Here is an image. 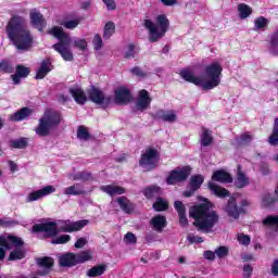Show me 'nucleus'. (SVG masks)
Returning <instances> with one entry per match:
<instances>
[{"label":"nucleus","mask_w":278,"mask_h":278,"mask_svg":"<svg viewBox=\"0 0 278 278\" xmlns=\"http://www.w3.org/2000/svg\"><path fill=\"white\" fill-rule=\"evenodd\" d=\"M180 77L185 81H190L194 86H199L202 90H214L220 86V79L223 78V65L219 62H213L205 66L204 76L197 77L192 70L187 68L180 72Z\"/></svg>","instance_id":"f257e3e1"},{"label":"nucleus","mask_w":278,"mask_h":278,"mask_svg":"<svg viewBox=\"0 0 278 278\" xmlns=\"http://www.w3.org/2000/svg\"><path fill=\"white\" fill-rule=\"evenodd\" d=\"M50 36H53L59 40L58 43L52 46V49L60 53L61 58L65 62H73V50H71V45L80 51H86L88 49V41L84 38H71L64 28L60 26H54L50 30H48Z\"/></svg>","instance_id":"f03ea898"},{"label":"nucleus","mask_w":278,"mask_h":278,"mask_svg":"<svg viewBox=\"0 0 278 278\" xmlns=\"http://www.w3.org/2000/svg\"><path fill=\"white\" fill-rule=\"evenodd\" d=\"M7 34L17 51H29L34 47V37L25 26V18L14 16L7 26Z\"/></svg>","instance_id":"7ed1b4c3"},{"label":"nucleus","mask_w":278,"mask_h":278,"mask_svg":"<svg viewBox=\"0 0 278 278\" xmlns=\"http://www.w3.org/2000/svg\"><path fill=\"white\" fill-rule=\"evenodd\" d=\"M87 219H81L78 222H71L70 219L67 220H59L58 223L55 222H48L43 224H36L33 226V231L35 233H45L46 236H58L60 231H64L66 233H73V231H81L83 227H86L88 225Z\"/></svg>","instance_id":"20e7f679"},{"label":"nucleus","mask_w":278,"mask_h":278,"mask_svg":"<svg viewBox=\"0 0 278 278\" xmlns=\"http://www.w3.org/2000/svg\"><path fill=\"white\" fill-rule=\"evenodd\" d=\"M189 216L194 219L193 225L201 231L210 232L218 223V214L210 204H200L189 210Z\"/></svg>","instance_id":"39448f33"},{"label":"nucleus","mask_w":278,"mask_h":278,"mask_svg":"<svg viewBox=\"0 0 278 278\" xmlns=\"http://www.w3.org/2000/svg\"><path fill=\"white\" fill-rule=\"evenodd\" d=\"M23 239L12 235L0 236V262L5 257V251H13L9 255L10 261L23 260L25 257V249H23Z\"/></svg>","instance_id":"423d86ee"},{"label":"nucleus","mask_w":278,"mask_h":278,"mask_svg":"<svg viewBox=\"0 0 278 278\" xmlns=\"http://www.w3.org/2000/svg\"><path fill=\"white\" fill-rule=\"evenodd\" d=\"M62 123V114L58 111L48 110L43 116L39 119V125L35 128L37 136L45 138L51 134V129L58 127Z\"/></svg>","instance_id":"0eeeda50"},{"label":"nucleus","mask_w":278,"mask_h":278,"mask_svg":"<svg viewBox=\"0 0 278 278\" xmlns=\"http://www.w3.org/2000/svg\"><path fill=\"white\" fill-rule=\"evenodd\" d=\"M143 25L146 29L149 31V40L150 42H157V40L164 38L166 36V31H168V18L166 15L156 16V24L151 20H144Z\"/></svg>","instance_id":"6e6552de"},{"label":"nucleus","mask_w":278,"mask_h":278,"mask_svg":"<svg viewBox=\"0 0 278 278\" xmlns=\"http://www.w3.org/2000/svg\"><path fill=\"white\" fill-rule=\"evenodd\" d=\"M192 168L190 166H185L181 168H176L172 170L166 179L168 186H175L181 181H186L190 177Z\"/></svg>","instance_id":"1a4fd4ad"},{"label":"nucleus","mask_w":278,"mask_h":278,"mask_svg":"<svg viewBox=\"0 0 278 278\" xmlns=\"http://www.w3.org/2000/svg\"><path fill=\"white\" fill-rule=\"evenodd\" d=\"M88 99L92 103H96V105H102V108H106V105H110V97H105V93H103V90H101L99 87H91L88 91Z\"/></svg>","instance_id":"9d476101"},{"label":"nucleus","mask_w":278,"mask_h":278,"mask_svg":"<svg viewBox=\"0 0 278 278\" xmlns=\"http://www.w3.org/2000/svg\"><path fill=\"white\" fill-rule=\"evenodd\" d=\"M160 162V155L157 154V150L155 149H148L146 152L141 155V159L139 161L140 166L143 168H153Z\"/></svg>","instance_id":"9b49d317"},{"label":"nucleus","mask_w":278,"mask_h":278,"mask_svg":"<svg viewBox=\"0 0 278 278\" xmlns=\"http://www.w3.org/2000/svg\"><path fill=\"white\" fill-rule=\"evenodd\" d=\"M55 192V187L49 185L39 190L31 191L28 193L26 198V203H34V201H40V199H45V197H49V194H53Z\"/></svg>","instance_id":"f8f14e48"},{"label":"nucleus","mask_w":278,"mask_h":278,"mask_svg":"<svg viewBox=\"0 0 278 278\" xmlns=\"http://www.w3.org/2000/svg\"><path fill=\"white\" fill-rule=\"evenodd\" d=\"M151 94L149 91L142 89L138 92V97L136 100V110L138 112H147L151 108Z\"/></svg>","instance_id":"ddd939ff"},{"label":"nucleus","mask_w":278,"mask_h":278,"mask_svg":"<svg viewBox=\"0 0 278 278\" xmlns=\"http://www.w3.org/2000/svg\"><path fill=\"white\" fill-rule=\"evenodd\" d=\"M37 264L39 266L37 275H39V277H45V275H49V273H51V269L53 268V258L46 256L39 258L37 261Z\"/></svg>","instance_id":"4468645a"},{"label":"nucleus","mask_w":278,"mask_h":278,"mask_svg":"<svg viewBox=\"0 0 278 278\" xmlns=\"http://www.w3.org/2000/svg\"><path fill=\"white\" fill-rule=\"evenodd\" d=\"M154 116L164 123H177L178 121L177 111L175 110H159Z\"/></svg>","instance_id":"2eb2a0df"},{"label":"nucleus","mask_w":278,"mask_h":278,"mask_svg":"<svg viewBox=\"0 0 278 278\" xmlns=\"http://www.w3.org/2000/svg\"><path fill=\"white\" fill-rule=\"evenodd\" d=\"M131 101V92L126 87H119L115 90V102L119 105H126Z\"/></svg>","instance_id":"dca6fc26"},{"label":"nucleus","mask_w":278,"mask_h":278,"mask_svg":"<svg viewBox=\"0 0 278 278\" xmlns=\"http://www.w3.org/2000/svg\"><path fill=\"white\" fill-rule=\"evenodd\" d=\"M203 181H205V178L201 175H194L190 178V190L185 191L184 194L185 197H192L199 188L203 185Z\"/></svg>","instance_id":"f3484780"},{"label":"nucleus","mask_w":278,"mask_h":278,"mask_svg":"<svg viewBox=\"0 0 278 278\" xmlns=\"http://www.w3.org/2000/svg\"><path fill=\"white\" fill-rule=\"evenodd\" d=\"M70 94H72L74 101L78 103V105H84L88 101V96L80 87H72L70 89Z\"/></svg>","instance_id":"a211bd4d"},{"label":"nucleus","mask_w":278,"mask_h":278,"mask_svg":"<svg viewBox=\"0 0 278 278\" xmlns=\"http://www.w3.org/2000/svg\"><path fill=\"white\" fill-rule=\"evenodd\" d=\"M30 21L34 27H36V29H38L39 31H42V29H45V18L42 17V14L38 12V10L33 9L30 11Z\"/></svg>","instance_id":"6ab92c4d"},{"label":"nucleus","mask_w":278,"mask_h":278,"mask_svg":"<svg viewBox=\"0 0 278 278\" xmlns=\"http://www.w3.org/2000/svg\"><path fill=\"white\" fill-rule=\"evenodd\" d=\"M174 206L176 212H178L179 225L181 227H188V217H186V205H184V202L176 201Z\"/></svg>","instance_id":"aec40b11"},{"label":"nucleus","mask_w":278,"mask_h":278,"mask_svg":"<svg viewBox=\"0 0 278 278\" xmlns=\"http://www.w3.org/2000/svg\"><path fill=\"white\" fill-rule=\"evenodd\" d=\"M100 190L105 192V194H109V197H116L118 194H125L126 192L125 188L116 185L101 186Z\"/></svg>","instance_id":"412c9836"},{"label":"nucleus","mask_w":278,"mask_h":278,"mask_svg":"<svg viewBox=\"0 0 278 278\" xmlns=\"http://www.w3.org/2000/svg\"><path fill=\"white\" fill-rule=\"evenodd\" d=\"M51 71H53V65H51V61H42L40 67L37 70L36 79H45V77H47V75H49Z\"/></svg>","instance_id":"4be33fe9"},{"label":"nucleus","mask_w":278,"mask_h":278,"mask_svg":"<svg viewBox=\"0 0 278 278\" xmlns=\"http://www.w3.org/2000/svg\"><path fill=\"white\" fill-rule=\"evenodd\" d=\"M59 264L60 266L67 267V268H71L72 266H76L77 261H76L75 253L62 254L59 257Z\"/></svg>","instance_id":"5701e85b"},{"label":"nucleus","mask_w":278,"mask_h":278,"mask_svg":"<svg viewBox=\"0 0 278 278\" xmlns=\"http://www.w3.org/2000/svg\"><path fill=\"white\" fill-rule=\"evenodd\" d=\"M213 181H219V184H231L233 181V178H231V175L229 173L219 169L213 173L212 176Z\"/></svg>","instance_id":"b1692460"},{"label":"nucleus","mask_w":278,"mask_h":278,"mask_svg":"<svg viewBox=\"0 0 278 278\" xmlns=\"http://www.w3.org/2000/svg\"><path fill=\"white\" fill-rule=\"evenodd\" d=\"M226 212L230 218L238 219L240 218V214L242 213V208L238 207L235 200H230L228 205L226 206Z\"/></svg>","instance_id":"393cba45"},{"label":"nucleus","mask_w":278,"mask_h":278,"mask_svg":"<svg viewBox=\"0 0 278 278\" xmlns=\"http://www.w3.org/2000/svg\"><path fill=\"white\" fill-rule=\"evenodd\" d=\"M150 225L154 231H162L166 227V217L162 215L154 216Z\"/></svg>","instance_id":"a878e982"},{"label":"nucleus","mask_w":278,"mask_h":278,"mask_svg":"<svg viewBox=\"0 0 278 278\" xmlns=\"http://www.w3.org/2000/svg\"><path fill=\"white\" fill-rule=\"evenodd\" d=\"M208 188L213 194L216 197H219L220 199H224V197H229V191L218 185H216L214 181L208 182Z\"/></svg>","instance_id":"bb28decb"},{"label":"nucleus","mask_w":278,"mask_h":278,"mask_svg":"<svg viewBox=\"0 0 278 278\" xmlns=\"http://www.w3.org/2000/svg\"><path fill=\"white\" fill-rule=\"evenodd\" d=\"M27 75H29V68L23 65H17L16 74L12 75L11 78L13 80V84H21V78L27 77Z\"/></svg>","instance_id":"cd10ccee"},{"label":"nucleus","mask_w":278,"mask_h":278,"mask_svg":"<svg viewBox=\"0 0 278 278\" xmlns=\"http://www.w3.org/2000/svg\"><path fill=\"white\" fill-rule=\"evenodd\" d=\"M270 24V20L264 16H258L254 20V31H266Z\"/></svg>","instance_id":"c85d7f7f"},{"label":"nucleus","mask_w":278,"mask_h":278,"mask_svg":"<svg viewBox=\"0 0 278 278\" xmlns=\"http://www.w3.org/2000/svg\"><path fill=\"white\" fill-rule=\"evenodd\" d=\"M63 193L67 195L79 197V194H85L86 191L84 190V187L81 185L76 184V185L66 187L63 190Z\"/></svg>","instance_id":"c756f323"},{"label":"nucleus","mask_w":278,"mask_h":278,"mask_svg":"<svg viewBox=\"0 0 278 278\" xmlns=\"http://www.w3.org/2000/svg\"><path fill=\"white\" fill-rule=\"evenodd\" d=\"M28 116H31V110L28 108H23L22 110L10 115V119L15 122L25 121V118H28Z\"/></svg>","instance_id":"7c9ffc66"},{"label":"nucleus","mask_w":278,"mask_h":278,"mask_svg":"<svg viewBox=\"0 0 278 278\" xmlns=\"http://www.w3.org/2000/svg\"><path fill=\"white\" fill-rule=\"evenodd\" d=\"M237 188H244L249 186V177L242 172V167L238 166L237 169V179H236Z\"/></svg>","instance_id":"2f4dec72"},{"label":"nucleus","mask_w":278,"mask_h":278,"mask_svg":"<svg viewBox=\"0 0 278 278\" xmlns=\"http://www.w3.org/2000/svg\"><path fill=\"white\" fill-rule=\"evenodd\" d=\"M117 203L121 210H123V212H125L126 214L134 212V203H131L127 198L125 197L118 198Z\"/></svg>","instance_id":"473e14b6"},{"label":"nucleus","mask_w":278,"mask_h":278,"mask_svg":"<svg viewBox=\"0 0 278 278\" xmlns=\"http://www.w3.org/2000/svg\"><path fill=\"white\" fill-rule=\"evenodd\" d=\"M275 194L277 198H273L270 193H264L261 198V207H270L278 199V189H276Z\"/></svg>","instance_id":"72a5a7b5"},{"label":"nucleus","mask_w":278,"mask_h":278,"mask_svg":"<svg viewBox=\"0 0 278 278\" xmlns=\"http://www.w3.org/2000/svg\"><path fill=\"white\" fill-rule=\"evenodd\" d=\"M68 179H71L72 181H90L92 179V174L88 172L70 174Z\"/></svg>","instance_id":"f704fd0d"},{"label":"nucleus","mask_w":278,"mask_h":278,"mask_svg":"<svg viewBox=\"0 0 278 278\" xmlns=\"http://www.w3.org/2000/svg\"><path fill=\"white\" fill-rule=\"evenodd\" d=\"M238 14H239V18H249L250 14H253V9H251V7H249V4H244V3H240L238 4Z\"/></svg>","instance_id":"c9c22d12"},{"label":"nucleus","mask_w":278,"mask_h":278,"mask_svg":"<svg viewBox=\"0 0 278 278\" xmlns=\"http://www.w3.org/2000/svg\"><path fill=\"white\" fill-rule=\"evenodd\" d=\"M76 264H84L85 262H90L92 260V251L87 250L83 251L78 254H75Z\"/></svg>","instance_id":"e433bc0d"},{"label":"nucleus","mask_w":278,"mask_h":278,"mask_svg":"<svg viewBox=\"0 0 278 278\" xmlns=\"http://www.w3.org/2000/svg\"><path fill=\"white\" fill-rule=\"evenodd\" d=\"M115 31H116V25H114L113 22H108L104 25V31H103L104 40H110V38H112V36H114Z\"/></svg>","instance_id":"4c0bfd02"},{"label":"nucleus","mask_w":278,"mask_h":278,"mask_svg":"<svg viewBox=\"0 0 278 278\" xmlns=\"http://www.w3.org/2000/svg\"><path fill=\"white\" fill-rule=\"evenodd\" d=\"M268 49L271 55H278V28L277 31L271 35V40Z\"/></svg>","instance_id":"58836bf2"},{"label":"nucleus","mask_w":278,"mask_h":278,"mask_svg":"<svg viewBox=\"0 0 278 278\" xmlns=\"http://www.w3.org/2000/svg\"><path fill=\"white\" fill-rule=\"evenodd\" d=\"M162 189L157 186L148 187L143 190L144 197L147 199H153V197H157V194H161Z\"/></svg>","instance_id":"ea45409f"},{"label":"nucleus","mask_w":278,"mask_h":278,"mask_svg":"<svg viewBox=\"0 0 278 278\" xmlns=\"http://www.w3.org/2000/svg\"><path fill=\"white\" fill-rule=\"evenodd\" d=\"M105 273V265H98L87 271L88 277H101Z\"/></svg>","instance_id":"a19ab883"},{"label":"nucleus","mask_w":278,"mask_h":278,"mask_svg":"<svg viewBox=\"0 0 278 278\" xmlns=\"http://www.w3.org/2000/svg\"><path fill=\"white\" fill-rule=\"evenodd\" d=\"M77 138L78 140H83V142L90 140V132L88 131V128L86 126L78 127Z\"/></svg>","instance_id":"79ce46f5"},{"label":"nucleus","mask_w":278,"mask_h":278,"mask_svg":"<svg viewBox=\"0 0 278 278\" xmlns=\"http://www.w3.org/2000/svg\"><path fill=\"white\" fill-rule=\"evenodd\" d=\"M212 131L204 129L201 135V144L203 147H210L212 144Z\"/></svg>","instance_id":"37998d69"},{"label":"nucleus","mask_w":278,"mask_h":278,"mask_svg":"<svg viewBox=\"0 0 278 278\" xmlns=\"http://www.w3.org/2000/svg\"><path fill=\"white\" fill-rule=\"evenodd\" d=\"M153 208L156 212H164V210H168V202L162 198L156 199L153 204Z\"/></svg>","instance_id":"c03bdc74"},{"label":"nucleus","mask_w":278,"mask_h":278,"mask_svg":"<svg viewBox=\"0 0 278 278\" xmlns=\"http://www.w3.org/2000/svg\"><path fill=\"white\" fill-rule=\"evenodd\" d=\"M269 144L271 146H276L278 144V118L275 119L274 122V129H273V134L268 139Z\"/></svg>","instance_id":"a18cd8bd"},{"label":"nucleus","mask_w":278,"mask_h":278,"mask_svg":"<svg viewBox=\"0 0 278 278\" xmlns=\"http://www.w3.org/2000/svg\"><path fill=\"white\" fill-rule=\"evenodd\" d=\"M263 225L265 227H278V215L273 216L269 215L265 219H263Z\"/></svg>","instance_id":"49530a36"},{"label":"nucleus","mask_w":278,"mask_h":278,"mask_svg":"<svg viewBox=\"0 0 278 278\" xmlns=\"http://www.w3.org/2000/svg\"><path fill=\"white\" fill-rule=\"evenodd\" d=\"M79 23H81V20L74 18V20L64 21L63 23H61V25H63L65 29H75L79 25Z\"/></svg>","instance_id":"de8ad7c7"},{"label":"nucleus","mask_w":278,"mask_h":278,"mask_svg":"<svg viewBox=\"0 0 278 278\" xmlns=\"http://www.w3.org/2000/svg\"><path fill=\"white\" fill-rule=\"evenodd\" d=\"M11 147L13 149H25V147H27V139L21 138V139L12 140Z\"/></svg>","instance_id":"09e8293b"},{"label":"nucleus","mask_w":278,"mask_h":278,"mask_svg":"<svg viewBox=\"0 0 278 278\" xmlns=\"http://www.w3.org/2000/svg\"><path fill=\"white\" fill-rule=\"evenodd\" d=\"M253 140V135L245 132L241 135L240 138H237V144L242 146V144H249Z\"/></svg>","instance_id":"8fccbe9b"},{"label":"nucleus","mask_w":278,"mask_h":278,"mask_svg":"<svg viewBox=\"0 0 278 278\" xmlns=\"http://www.w3.org/2000/svg\"><path fill=\"white\" fill-rule=\"evenodd\" d=\"M13 71L14 66H12L8 61H0V73H12Z\"/></svg>","instance_id":"3c124183"},{"label":"nucleus","mask_w":278,"mask_h":278,"mask_svg":"<svg viewBox=\"0 0 278 278\" xmlns=\"http://www.w3.org/2000/svg\"><path fill=\"white\" fill-rule=\"evenodd\" d=\"M237 240L242 247H249V244H251V237H249V235L239 233Z\"/></svg>","instance_id":"603ef678"},{"label":"nucleus","mask_w":278,"mask_h":278,"mask_svg":"<svg viewBox=\"0 0 278 278\" xmlns=\"http://www.w3.org/2000/svg\"><path fill=\"white\" fill-rule=\"evenodd\" d=\"M93 47L96 51H100V49H103V38H101V35L96 34L93 36Z\"/></svg>","instance_id":"864d4df0"},{"label":"nucleus","mask_w":278,"mask_h":278,"mask_svg":"<svg viewBox=\"0 0 278 278\" xmlns=\"http://www.w3.org/2000/svg\"><path fill=\"white\" fill-rule=\"evenodd\" d=\"M215 255H217V257L223 258V257H227L229 255V248L227 247H219L215 250Z\"/></svg>","instance_id":"5fc2aeb1"},{"label":"nucleus","mask_w":278,"mask_h":278,"mask_svg":"<svg viewBox=\"0 0 278 278\" xmlns=\"http://www.w3.org/2000/svg\"><path fill=\"white\" fill-rule=\"evenodd\" d=\"M124 242L125 244H136V242H138V239L132 232H127L124 237Z\"/></svg>","instance_id":"6e6d98bb"},{"label":"nucleus","mask_w":278,"mask_h":278,"mask_svg":"<svg viewBox=\"0 0 278 278\" xmlns=\"http://www.w3.org/2000/svg\"><path fill=\"white\" fill-rule=\"evenodd\" d=\"M70 241H71V236L63 235V236H60L56 239H54L52 241V244H66V242H70Z\"/></svg>","instance_id":"4d7b16f0"},{"label":"nucleus","mask_w":278,"mask_h":278,"mask_svg":"<svg viewBox=\"0 0 278 278\" xmlns=\"http://www.w3.org/2000/svg\"><path fill=\"white\" fill-rule=\"evenodd\" d=\"M85 244H88V240L84 237H80L77 239L74 247L75 249H84Z\"/></svg>","instance_id":"13d9d810"},{"label":"nucleus","mask_w":278,"mask_h":278,"mask_svg":"<svg viewBox=\"0 0 278 278\" xmlns=\"http://www.w3.org/2000/svg\"><path fill=\"white\" fill-rule=\"evenodd\" d=\"M134 55H136V47H134V45H129L125 52V58L129 59L134 58Z\"/></svg>","instance_id":"bf43d9fd"},{"label":"nucleus","mask_w":278,"mask_h":278,"mask_svg":"<svg viewBox=\"0 0 278 278\" xmlns=\"http://www.w3.org/2000/svg\"><path fill=\"white\" fill-rule=\"evenodd\" d=\"M106 10H116V2L114 0H102Z\"/></svg>","instance_id":"052dcab7"},{"label":"nucleus","mask_w":278,"mask_h":278,"mask_svg":"<svg viewBox=\"0 0 278 278\" xmlns=\"http://www.w3.org/2000/svg\"><path fill=\"white\" fill-rule=\"evenodd\" d=\"M187 240H188L189 242H191V244L194 243V242H197V243L203 242V238H201V237H199V236H194V235H189V236L187 237Z\"/></svg>","instance_id":"680f3d73"},{"label":"nucleus","mask_w":278,"mask_h":278,"mask_svg":"<svg viewBox=\"0 0 278 278\" xmlns=\"http://www.w3.org/2000/svg\"><path fill=\"white\" fill-rule=\"evenodd\" d=\"M204 257L205 260H210L211 262H214V260H216V252L205 251Z\"/></svg>","instance_id":"e2e57ef3"},{"label":"nucleus","mask_w":278,"mask_h":278,"mask_svg":"<svg viewBox=\"0 0 278 278\" xmlns=\"http://www.w3.org/2000/svg\"><path fill=\"white\" fill-rule=\"evenodd\" d=\"M132 75H136L137 77H144L147 74L140 68V67H134L131 70Z\"/></svg>","instance_id":"0e129e2a"},{"label":"nucleus","mask_w":278,"mask_h":278,"mask_svg":"<svg viewBox=\"0 0 278 278\" xmlns=\"http://www.w3.org/2000/svg\"><path fill=\"white\" fill-rule=\"evenodd\" d=\"M251 273H253V268L251 267V265L243 266V277H251Z\"/></svg>","instance_id":"69168bd1"},{"label":"nucleus","mask_w":278,"mask_h":278,"mask_svg":"<svg viewBox=\"0 0 278 278\" xmlns=\"http://www.w3.org/2000/svg\"><path fill=\"white\" fill-rule=\"evenodd\" d=\"M271 275H274V277H278V260H275L271 265Z\"/></svg>","instance_id":"338daca9"},{"label":"nucleus","mask_w":278,"mask_h":278,"mask_svg":"<svg viewBox=\"0 0 278 278\" xmlns=\"http://www.w3.org/2000/svg\"><path fill=\"white\" fill-rule=\"evenodd\" d=\"M163 5H175L177 0H161Z\"/></svg>","instance_id":"774afa93"}]
</instances>
